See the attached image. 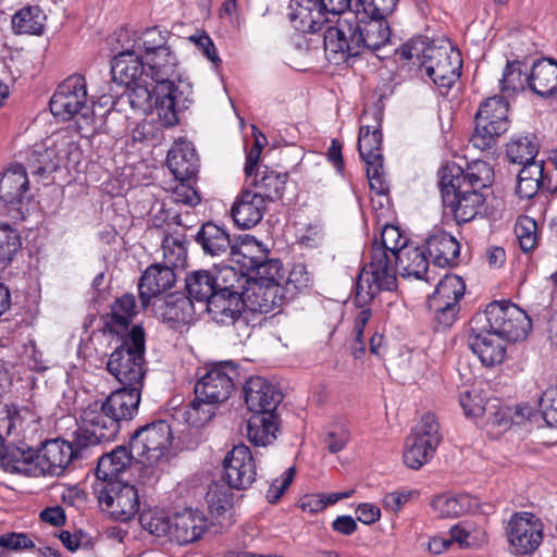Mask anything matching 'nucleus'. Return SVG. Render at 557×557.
<instances>
[{"label":"nucleus","instance_id":"nucleus-1","mask_svg":"<svg viewBox=\"0 0 557 557\" xmlns=\"http://www.w3.org/2000/svg\"><path fill=\"white\" fill-rule=\"evenodd\" d=\"M391 29L386 18L364 17L358 13H349L339 17L335 25L324 32L325 51L343 57H357L363 53L379 54L389 42Z\"/></svg>","mask_w":557,"mask_h":557},{"label":"nucleus","instance_id":"nucleus-2","mask_svg":"<svg viewBox=\"0 0 557 557\" xmlns=\"http://www.w3.org/2000/svg\"><path fill=\"white\" fill-rule=\"evenodd\" d=\"M399 53L401 59L423 69L442 92L449 90L461 75L460 53L449 45L436 46L423 39H413L403 45Z\"/></svg>","mask_w":557,"mask_h":557},{"label":"nucleus","instance_id":"nucleus-3","mask_svg":"<svg viewBox=\"0 0 557 557\" xmlns=\"http://www.w3.org/2000/svg\"><path fill=\"white\" fill-rule=\"evenodd\" d=\"M147 77L156 83L159 119L164 126L177 124V111L185 107L187 97L176 85L178 60L172 48L160 50L145 59Z\"/></svg>","mask_w":557,"mask_h":557},{"label":"nucleus","instance_id":"nucleus-4","mask_svg":"<svg viewBox=\"0 0 557 557\" xmlns=\"http://www.w3.org/2000/svg\"><path fill=\"white\" fill-rule=\"evenodd\" d=\"M107 369L123 386L144 385L145 334L135 325L109 356Z\"/></svg>","mask_w":557,"mask_h":557},{"label":"nucleus","instance_id":"nucleus-5","mask_svg":"<svg viewBox=\"0 0 557 557\" xmlns=\"http://www.w3.org/2000/svg\"><path fill=\"white\" fill-rule=\"evenodd\" d=\"M461 178L462 168L451 162L441 169L438 185L444 206L453 212L457 223H467L478 215L484 197L478 190L463 188Z\"/></svg>","mask_w":557,"mask_h":557},{"label":"nucleus","instance_id":"nucleus-6","mask_svg":"<svg viewBox=\"0 0 557 557\" xmlns=\"http://www.w3.org/2000/svg\"><path fill=\"white\" fill-rule=\"evenodd\" d=\"M396 269L389 255L381 247H372L371 260L363 267L357 278L355 302L362 308L380 292H391L396 288Z\"/></svg>","mask_w":557,"mask_h":557},{"label":"nucleus","instance_id":"nucleus-7","mask_svg":"<svg viewBox=\"0 0 557 557\" xmlns=\"http://www.w3.org/2000/svg\"><path fill=\"white\" fill-rule=\"evenodd\" d=\"M509 103L505 96H493L481 103L475 114V128L470 138L481 151L490 149L509 128Z\"/></svg>","mask_w":557,"mask_h":557},{"label":"nucleus","instance_id":"nucleus-8","mask_svg":"<svg viewBox=\"0 0 557 557\" xmlns=\"http://www.w3.org/2000/svg\"><path fill=\"white\" fill-rule=\"evenodd\" d=\"M172 441L170 424L164 420H158L136 430L131 437L129 448L138 462L154 466L166 457Z\"/></svg>","mask_w":557,"mask_h":557},{"label":"nucleus","instance_id":"nucleus-9","mask_svg":"<svg viewBox=\"0 0 557 557\" xmlns=\"http://www.w3.org/2000/svg\"><path fill=\"white\" fill-rule=\"evenodd\" d=\"M441 441L438 421L433 413H425L406 440L404 462L411 469H420L434 457Z\"/></svg>","mask_w":557,"mask_h":557},{"label":"nucleus","instance_id":"nucleus-10","mask_svg":"<svg viewBox=\"0 0 557 557\" xmlns=\"http://www.w3.org/2000/svg\"><path fill=\"white\" fill-rule=\"evenodd\" d=\"M92 492L101 506L120 521H128L139 511L138 490L134 484L122 480L115 482H94Z\"/></svg>","mask_w":557,"mask_h":557},{"label":"nucleus","instance_id":"nucleus-11","mask_svg":"<svg viewBox=\"0 0 557 557\" xmlns=\"http://www.w3.org/2000/svg\"><path fill=\"white\" fill-rule=\"evenodd\" d=\"M236 368L232 362H214L206 364L198 371L195 384V395L209 403L222 404L227 400L234 391Z\"/></svg>","mask_w":557,"mask_h":557},{"label":"nucleus","instance_id":"nucleus-12","mask_svg":"<svg viewBox=\"0 0 557 557\" xmlns=\"http://www.w3.org/2000/svg\"><path fill=\"white\" fill-rule=\"evenodd\" d=\"M81 419L83 429L76 435L79 447L112 441L120 431V423L100 400L86 406L81 414Z\"/></svg>","mask_w":557,"mask_h":557},{"label":"nucleus","instance_id":"nucleus-13","mask_svg":"<svg viewBox=\"0 0 557 557\" xmlns=\"http://www.w3.org/2000/svg\"><path fill=\"white\" fill-rule=\"evenodd\" d=\"M505 534L512 554L528 555L540 547L544 537V524L532 512H516L508 520Z\"/></svg>","mask_w":557,"mask_h":557},{"label":"nucleus","instance_id":"nucleus-14","mask_svg":"<svg viewBox=\"0 0 557 557\" xmlns=\"http://www.w3.org/2000/svg\"><path fill=\"white\" fill-rule=\"evenodd\" d=\"M87 89L85 78L72 75L63 81L50 100V111L63 121L71 120L86 108Z\"/></svg>","mask_w":557,"mask_h":557},{"label":"nucleus","instance_id":"nucleus-15","mask_svg":"<svg viewBox=\"0 0 557 557\" xmlns=\"http://www.w3.org/2000/svg\"><path fill=\"white\" fill-rule=\"evenodd\" d=\"M77 443L53 438L42 443L41 448L36 453L37 473L42 475H61L79 449Z\"/></svg>","mask_w":557,"mask_h":557},{"label":"nucleus","instance_id":"nucleus-16","mask_svg":"<svg viewBox=\"0 0 557 557\" xmlns=\"http://www.w3.org/2000/svg\"><path fill=\"white\" fill-rule=\"evenodd\" d=\"M257 467L248 446L233 447L223 460V480L231 488L245 490L256 480Z\"/></svg>","mask_w":557,"mask_h":557},{"label":"nucleus","instance_id":"nucleus-17","mask_svg":"<svg viewBox=\"0 0 557 557\" xmlns=\"http://www.w3.org/2000/svg\"><path fill=\"white\" fill-rule=\"evenodd\" d=\"M0 429L7 436L30 440L40 429V417L32 406L5 404L0 410Z\"/></svg>","mask_w":557,"mask_h":557},{"label":"nucleus","instance_id":"nucleus-18","mask_svg":"<svg viewBox=\"0 0 557 557\" xmlns=\"http://www.w3.org/2000/svg\"><path fill=\"white\" fill-rule=\"evenodd\" d=\"M539 190L557 191V181H555L548 162L533 159V161L522 163L516 191L520 198L530 199Z\"/></svg>","mask_w":557,"mask_h":557},{"label":"nucleus","instance_id":"nucleus-19","mask_svg":"<svg viewBox=\"0 0 557 557\" xmlns=\"http://www.w3.org/2000/svg\"><path fill=\"white\" fill-rule=\"evenodd\" d=\"M245 403L253 414L275 413L283 399L280 389L264 377H250L244 385Z\"/></svg>","mask_w":557,"mask_h":557},{"label":"nucleus","instance_id":"nucleus-20","mask_svg":"<svg viewBox=\"0 0 557 557\" xmlns=\"http://www.w3.org/2000/svg\"><path fill=\"white\" fill-rule=\"evenodd\" d=\"M288 9L294 28L301 33H315L329 22L321 0H290Z\"/></svg>","mask_w":557,"mask_h":557},{"label":"nucleus","instance_id":"nucleus-21","mask_svg":"<svg viewBox=\"0 0 557 557\" xmlns=\"http://www.w3.org/2000/svg\"><path fill=\"white\" fill-rule=\"evenodd\" d=\"M264 196L249 189L242 190L231 208L235 224L244 230L256 226L265 212Z\"/></svg>","mask_w":557,"mask_h":557},{"label":"nucleus","instance_id":"nucleus-22","mask_svg":"<svg viewBox=\"0 0 557 557\" xmlns=\"http://www.w3.org/2000/svg\"><path fill=\"white\" fill-rule=\"evenodd\" d=\"M207 530V519L202 511L185 509L172 517L170 541L186 545L198 541Z\"/></svg>","mask_w":557,"mask_h":557},{"label":"nucleus","instance_id":"nucleus-23","mask_svg":"<svg viewBox=\"0 0 557 557\" xmlns=\"http://www.w3.org/2000/svg\"><path fill=\"white\" fill-rule=\"evenodd\" d=\"M503 342V338L485 326L482 330L472 327L468 337L470 349L486 367H493L504 360L506 348Z\"/></svg>","mask_w":557,"mask_h":557},{"label":"nucleus","instance_id":"nucleus-24","mask_svg":"<svg viewBox=\"0 0 557 557\" xmlns=\"http://www.w3.org/2000/svg\"><path fill=\"white\" fill-rule=\"evenodd\" d=\"M166 165L177 181L193 178L199 169V160L193 144L176 140L168 152Z\"/></svg>","mask_w":557,"mask_h":557},{"label":"nucleus","instance_id":"nucleus-25","mask_svg":"<svg viewBox=\"0 0 557 557\" xmlns=\"http://www.w3.org/2000/svg\"><path fill=\"white\" fill-rule=\"evenodd\" d=\"M361 119L362 122L371 119L374 124H362L360 127L358 138V150L360 157L364 162L382 160V133L380 129L382 113L375 109L366 110Z\"/></svg>","mask_w":557,"mask_h":557},{"label":"nucleus","instance_id":"nucleus-26","mask_svg":"<svg viewBox=\"0 0 557 557\" xmlns=\"http://www.w3.org/2000/svg\"><path fill=\"white\" fill-rule=\"evenodd\" d=\"M114 82L131 87L147 77L145 59L135 49H127L114 57L111 63Z\"/></svg>","mask_w":557,"mask_h":557},{"label":"nucleus","instance_id":"nucleus-27","mask_svg":"<svg viewBox=\"0 0 557 557\" xmlns=\"http://www.w3.org/2000/svg\"><path fill=\"white\" fill-rule=\"evenodd\" d=\"M175 282L176 274L170 268L158 263L150 265L141 275L138 284L143 307H148L151 298L171 289Z\"/></svg>","mask_w":557,"mask_h":557},{"label":"nucleus","instance_id":"nucleus-28","mask_svg":"<svg viewBox=\"0 0 557 557\" xmlns=\"http://www.w3.org/2000/svg\"><path fill=\"white\" fill-rule=\"evenodd\" d=\"M144 385L123 386L112 392L102 403L107 410L121 421H129L137 413L141 399V389Z\"/></svg>","mask_w":557,"mask_h":557},{"label":"nucleus","instance_id":"nucleus-29","mask_svg":"<svg viewBox=\"0 0 557 557\" xmlns=\"http://www.w3.org/2000/svg\"><path fill=\"white\" fill-rule=\"evenodd\" d=\"M424 245L434 267L446 268L457 264L460 245L449 233L435 231L425 239Z\"/></svg>","mask_w":557,"mask_h":557},{"label":"nucleus","instance_id":"nucleus-30","mask_svg":"<svg viewBox=\"0 0 557 557\" xmlns=\"http://www.w3.org/2000/svg\"><path fill=\"white\" fill-rule=\"evenodd\" d=\"M245 299L248 310L269 313L288 298L282 284H249Z\"/></svg>","mask_w":557,"mask_h":557},{"label":"nucleus","instance_id":"nucleus-31","mask_svg":"<svg viewBox=\"0 0 557 557\" xmlns=\"http://www.w3.org/2000/svg\"><path fill=\"white\" fill-rule=\"evenodd\" d=\"M197 311L196 302L190 297L178 293L169 295L159 306V314L173 327L193 323Z\"/></svg>","mask_w":557,"mask_h":557},{"label":"nucleus","instance_id":"nucleus-32","mask_svg":"<svg viewBox=\"0 0 557 557\" xmlns=\"http://www.w3.org/2000/svg\"><path fill=\"white\" fill-rule=\"evenodd\" d=\"M528 87L541 97H550L557 92V62L541 59L533 63L527 75Z\"/></svg>","mask_w":557,"mask_h":557},{"label":"nucleus","instance_id":"nucleus-33","mask_svg":"<svg viewBox=\"0 0 557 557\" xmlns=\"http://www.w3.org/2000/svg\"><path fill=\"white\" fill-rule=\"evenodd\" d=\"M425 245L422 247L409 245L400 250L395 259L401 269V275L405 277H413L431 282L435 278L432 276V270L429 269V258Z\"/></svg>","mask_w":557,"mask_h":557},{"label":"nucleus","instance_id":"nucleus-34","mask_svg":"<svg viewBox=\"0 0 557 557\" xmlns=\"http://www.w3.org/2000/svg\"><path fill=\"white\" fill-rule=\"evenodd\" d=\"M28 188V178L21 164L11 165L0 176V201L7 207L21 203Z\"/></svg>","mask_w":557,"mask_h":557},{"label":"nucleus","instance_id":"nucleus-35","mask_svg":"<svg viewBox=\"0 0 557 557\" xmlns=\"http://www.w3.org/2000/svg\"><path fill=\"white\" fill-rule=\"evenodd\" d=\"M228 256L232 262L248 274L267 259L268 249L253 236L246 235L240 243L232 246Z\"/></svg>","mask_w":557,"mask_h":557},{"label":"nucleus","instance_id":"nucleus-36","mask_svg":"<svg viewBox=\"0 0 557 557\" xmlns=\"http://www.w3.org/2000/svg\"><path fill=\"white\" fill-rule=\"evenodd\" d=\"M134 458L131 448L117 446L112 451L104 454L99 458L96 468V479L94 482H115L120 481V475L129 466Z\"/></svg>","mask_w":557,"mask_h":557},{"label":"nucleus","instance_id":"nucleus-37","mask_svg":"<svg viewBox=\"0 0 557 557\" xmlns=\"http://www.w3.org/2000/svg\"><path fill=\"white\" fill-rule=\"evenodd\" d=\"M246 309L247 302L245 297L215 294L206 304L203 310H207L212 320L218 324L228 325L231 322H234L235 317H238L239 313H245Z\"/></svg>","mask_w":557,"mask_h":557},{"label":"nucleus","instance_id":"nucleus-38","mask_svg":"<svg viewBox=\"0 0 557 557\" xmlns=\"http://www.w3.org/2000/svg\"><path fill=\"white\" fill-rule=\"evenodd\" d=\"M0 468L9 473L38 475L36 453L29 447L9 446L0 454Z\"/></svg>","mask_w":557,"mask_h":557},{"label":"nucleus","instance_id":"nucleus-39","mask_svg":"<svg viewBox=\"0 0 557 557\" xmlns=\"http://www.w3.org/2000/svg\"><path fill=\"white\" fill-rule=\"evenodd\" d=\"M195 240L201 246L206 255L220 257L228 253L232 243L228 233L214 223H205L195 236Z\"/></svg>","mask_w":557,"mask_h":557},{"label":"nucleus","instance_id":"nucleus-40","mask_svg":"<svg viewBox=\"0 0 557 557\" xmlns=\"http://www.w3.org/2000/svg\"><path fill=\"white\" fill-rule=\"evenodd\" d=\"M276 413L252 414L247 423V437L255 446H268L276 440L278 432Z\"/></svg>","mask_w":557,"mask_h":557},{"label":"nucleus","instance_id":"nucleus-41","mask_svg":"<svg viewBox=\"0 0 557 557\" xmlns=\"http://www.w3.org/2000/svg\"><path fill=\"white\" fill-rule=\"evenodd\" d=\"M188 297L198 304L201 309L206 308L213 295H215V281L213 271L197 270L188 273L185 277Z\"/></svg>","mask_w":557,"mask_h":557},{"label":"nucleus","instance_id":"nucleus-42","mask_svg":"<svg viewBox=\"0 0 557 557\" xmlns=\"http://www.w3.org/2000/svg\"><path fill=\"white\" fill-rule=\"evenodd\" d=\"M215 281V294H224L226 296L245 297L249 286V276L240 269L239 271L233 267H224L218 271H213Z\"/></svg>","mask_w":557,"mask_h":557},{"label":"nucleus","instance_id":"nucleus-43","mask_svg":"<svg viewBox=\"0 0 557 557\" xmlns=\"http://www.w3.org/2000/svg\"><path fill=\"white\" fill-rule=\"evenodd\" d=\"M247 183L255 186L258 189L257 193L264 196V200H275L281 198L283 195L286 175L268 168H264L263 170L258 169L251 180H247Z\"/></svg>","mask_w":557,"mask_h":557},{"label":"nucleus","instance_id":"nucleus-44","mask_svg":"<svg viewBox=\"0 0 557 557\" xmlns=\"http://www.w3.org/2000/svg\"><path fill=\"white\" fill-rule=\"evenodd\" d=\"M531 330V320L518 306H509V314L504 326L492 330L500 338L518 342L527 337Z\"/></svg>","mask_w":557,"mask_h":557},{"label":"nucleus","instance_id":"nucleus-45","mask_svg":"<svg viewBox=\"0 0 557 557\" xmlns=\"http://www.w3.org/2000/svg\"><path fill=\"white\" fill-rule=\"evenodd\" d=\"M46 14L38 5H28L12 16L15 34L41 35L45 30Z\"/></svg>","mask_w":557,"mask_h":557},{"label":"nucleus","instance_id":"nucleus-46","mask_svg":"<svg viewBox=\"0 0 557 557\" xmlns=\"http://www.w3.org/2000/svg\"><path fill=\"white\" fill-rule=\"evenodd\" d=\"M136 314L135 296L126 294L117 298L111 308V317L107 325L111 332L121 333L127 330Z\"/></svg>","mask_w":557,"mask_h":557},{"label":"nucleus","instance_id":"nucleus-47","mask_svg":"<svg viewBox=\"0 0 557 557\" xmlns=\"http://www.w3.org/2000/svg\"><path fill=\"white\" fill-rule=\"evenodd\" d=\"M77 138V133L69 128L55 133L52 137L57 159L62 160L64 165L77 164L81 161L82 150Z\"/></svg>","mask_w":557,"mask_h":557},{"label":"nucleus","instance_id":"nucleus-48","mask_svg":"<svg viewBox=\"0 0 557 557\" xmlns=\"http://www.w3.org/2000/svg\"><path fill=\"white\" fill-rule=\"evenodd\" d=\"M128 92L131 107L144 114H149L153 109L159 113L157 106L156 86L148 78L132 84Z\"/></svg>","mask_w":557,"mask_h":557},{"label":"nucleus","instance_id":"nucleus-49","mask_svg":"<svg viewBox=\"0 0 557 557\" xmlns=\"http://www.w3.org/2000/svg\"><path fill=\"white\" fill-rule=\"evenodd\" d=\"M476 506V500L468 494L456 496H438L432 502V507L443 518L463 515Z\"/></svg>","mask_w":557,"mask_h":557},{"label":"nucleus","instance_id":"nucleus-50","mask_svg":"<svg viewBox=\"0 0 557 557\" xmlns=\"http://www.w3.org/2000/svg\"><path fill=\"white\" fill-rule=\"evenodd\" d=\"M163 264L175 272V269L184 268L187 261L186 240L183 235H166L162 240Z\"/></svg>","mask_w":557,"mask_h":557},{"label":"nucleus","instance_id":"nucleus-51","mask_svg":"<svg viewBox=\"0 0 557 557\" xmlns=\"http://www.w3.org/2000/svg\"><path fill=\"white\" fill-rule=\"evenodd\" d=\"M493 176V169L490 164L485 161L476 160L470 163L466 171L462 169L460 184L463 185V188L479 191L492 184Z\"/></svg>","mask_w":557,"mask_h":557},{"label":"nucleus","instance_id":"nucleus-52","mask_svg":"<svg viewBox=\"0 0 557 557\" xmlns=\"http://www.w3.org/2000/svg\"><path fill=\"white\" fill-rule=\"evenodd\" d=\"M466 292V284L458 275L446 274L436 285L429 301L458 304Z\"/></svg>","mask_w":557,"mask_h":557},{"label":"nucleus","instance_id":"nucleus-53","mask_svg":"<svg viewBox=\"0 0 557 557\" xmlns=\"http://www.w3.org/2000/svg\"><path fill=\"white\" fill-rule=\"evenodd\" d=\"M166 42V37L157 28H147L134 38L132 49H135L138 54L144 52L143 58L147 59L152 54H157L160 50L170 49Z\"/></svg>","mask_w":557,"mask_h":557},{"label":"nucleus","instance_id":"nucleus-54","mask_svg":"<svg viewBox=\"0 0 557 557\" xmlns=\"http://www.w3.org/2000/svg\"><path fill=\"white\" fill-rule=\"evenodd\" d=\"M139 522L141 528L156 537H168L170 540L172 517L160 509H148L140 513Z\"/></svg>","mask_w":557,"mask_h":557},{"label":"nucleus","instance_id":"nucleus-55","mask_svg":"<svg viewBox=\"0 0 557 557\" xmlns=\"http://www.w3.org/2000/svg\"><path fill=\"white\" fill-rule=\"evenodd\" d=\"M250 284H282L284 280L283 264L277 259L267 257L260 264L248 273Z\"/></svg>","mask_w":557,"mask_h":557},{"label":"nucleus","instance_id":"nucleus-56","mask_svg":"<svg viewBox=\"0 0 557 557\" xmlns=\"http://www.w3.org/2000/svg\"><path fill=\"white\" fill-rule=\"evenodd\" d=\"M539 152V146L533 136H521L507 144L506 153L512 163L522 164L533 161Z\"/></svg>","mask_w":557,"mask_h":557},{"label":"nucleus","instance_id":"nucleus-57","mask_svg":"<svg viewBox=\"0 0 557 557\" xmlns=\"http://www.w3.org/2000/svg\"><path fill=\"white\" fill-rule=\"evenodd\" d=\"M218 405L215 401L209 403L208 399H199L196 396L184 412L185 421L195 428L203 426L214 417Z\"/></svg>","mask_w":557,"mask_h":557},{"label":"nucleus","instance_id":"nucleus-58","mask_svg":"<svg viewBox=\"0 0 557 557\" xmlns=\"http://www.w3.org/2000/svg\"><path fill=\"white\" fill-rule=\"evenodd\" d=\"M527 82V75L524 76L521 70L520 62H508L503 71V77L499 81L502 96L516 94L523 90Z\"/></svg>","mask_w":557,"mask_h":557},{"label":"nucleus","instance_id":"nucleus-59","mask_svg":"<svg viewBox=\"0 0 557 557\" xmlns=\"http://www.w3.org/2000/svg\"><path fill=\"white\" fill-rule=\"evenodd\" d=\"M509 306L516 305L509 300L493 301L487 305L484 314L475 317L472 322L478 323L484 318L487 323L485 327L488 330L504 326L509 314Z\"/></svg>","mask_w":557,"mask_h":557},{"label":"nucleus","instance_id":"nucleus-60","mask_svg":"<svg viewBox=\"0 0 557 557\" xmlns=\"http://www.w3.org/2000/svg\"><path fill=\"white\" fill-rule=\"evenodd\" d=\"M350 440V430L345 420H336L330 424L324 443L330 453L343 450Z\"/></svg>","mask_w":557,"mask_h":557},{"label":"nucleus","instance_id":"nucleus-61","mask_svg":"<svg viewBox=\"0 0 557 557\" xmlns=\"http://www.w3.org/2000/svg\"><path fill=\"white\" fill-rule=\"evenodd\" d=\"M21 245L20 235L15 230L9 225L0 226V267L4 268L12 261Z\"/></svg>","mask_w":557,"mask_h":557},{"label":"nucleus","instance_id":"nucleus-62","mask_svg":"<svg viewBox=\"0 0 557 557\" xmlns=\"http://www.w3.org/2000/svg\"><path fill=\"white\" fill-rule=\"evenodd\" d=\"M407 238L404 237L400 233V230L394 225H385L381 232V243H374L373 247H381L391 253L395 259L397 255L400 253V250L407 248Z\"/></svg>","mask_w":557,"mask_h":557},{"label":"nucleus","instance_id":"nucleus-63","mask_svg":"<svg viewBox=\"0 0 557 557\" xmlns=\"http://www.w3.org/2000/svg\"><path fill=\"white\" fill-rule=\"evenodd\" d=\"M537 224L530 216H519L515 225V234L521 249L525 252L532 250L537 243Z\"/></svg>","mask_w":557,"mask_h":557},{"label":"nucleus","instance_id":"nucleus-64","mask_svg":"<svg viewBox=\"0 0 557 557\" xmlns=\"http://www.w3.org/2000/svg\"><path fill=\"white\" fill-rule=\"evenodd\" d=\"M450 541L457 542L460 546H472L485 540V531L472 528L469 523L455 524L449 530Z\"/></svg>","mask_w":557,"mask_h":557}]
</instances>
